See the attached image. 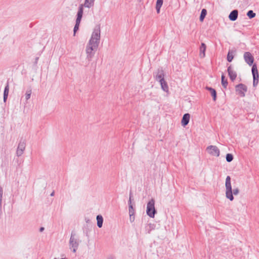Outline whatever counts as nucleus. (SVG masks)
I'll return each mask as SVG.
<instances>
[{
    "label": "nucleus",
    "mask_w": 259,
    "mask_h": 259,
    "mask_svg": "<svg viewBox=\"0 0 259 259\" xmlns=\"http://www.w3.org/2000/svg\"><path fill=\"white\" fill-rule=\"evenodd\" d=\"M101 37V29L100 25H96L92 34L91 37L86 48L87 58L91 59L94 55V50L98 48Z\"/></svg>",
    "instance_id": "1"
},
{
    "label": "nucleus",
    "mask_w": 259,
    "mask_h": 259,
    "mask_svg": "<svg viewBox=\"0 0 259 259\" xmlns=\"http://www.w3.org/2000/svg\"><path fill=\"white\" fill-rule=\"evenodd\" d=\"M225 187L226 197L230 201H233L234 200V196H233L231 177L229 176H228L226 179Z\"/></svg>",
    "instance_id": "2"
},
{
    "label": "nucleus",
    "mask_w": 259,
    "mask_h": 259,
    "mask_svg": "<svg viewBox=\"0 0 259 259\" xmlns=\"http://www.w3.org/2000/svg\"><path fill=\"white\" fill-rule=\"evenodd\" d=\"M75 233L72 232L69 242L70 249H71L74 253L76 252L79 244V241L78 239L75 237Z\"/></svg>",
    "instance_id": "3"
},
{
    "label": "nucleus",
    "mask_w": 259,
    "mask_h": 259,
    "mask_svg": "<svg viewBox=\"0 0 259 259\" xmlns=\"http://www.w3.org/2000/svg\"><path fill=\"white\" fill-rule=\"evenodd\" d=\"M156 212L157 211L155 208V200L152 198L147 203L146 213L149 217L153 218Z\"/></svg>",
    "instance_id": "4"
},
{
    "label": "nucleus",
    "mask_w": 259,
    "mask_h": 259,
    "mask_svg": "<svg viewBox=\"0 0 259 259\" xmlns=\"http://www.w3.org/2000/svg\"><path fill=\"white\" fill-rule=\"evenodd\" d=\"M83 10L82 6L78 7V11L76 15V19L75 21V25L74 27L73 31L74 35H75L76 32L78 30L79 24L80 23L81 18L83 15Z\"/></svg>",
    "instance_id": "5"
},
{
    "label": "nucleus",
    "mask_w": 259,
    "mask_h": 259,
    "mask_svg": "<svg viewBox=\"0 0 259 259\" xmlns=\"http://www.w3.org/2000/svg\"><path fill=\"white\" fill-rule=\"evenodd\" d=\"M235 91L237 94L241 97L245 96V93L247 91V86L243 83H239L235 86Z\"/></svg>",
    "instance_id": "6"
},
{
    "label": "nucleus",
    "mask_w": 259,
    "mask_h": 259,
    "mask_svg": "<svg viewBox=\"0 0 259 259\" xmlns=\"http://www.w3.org/2000/svg\"><path fill=\"white\" fill-rule=\"evenodd\" d=\"M252 74L253 76V85L255 87L258 82V73L257 66L255 64H253L251 69Z\"/></svg>",
    "instance_id": "7"
},
{
    "label": "nucleus",
    "mask_w": 259,
    "mask_h": 259,
    "mask_svg": "<svg viewBox=\"0 0 259 259\" xmlns=\"http://www.w3.org/2000/svg\"><path fill=\"white\" fill-rule=\"evenodd\" d=\"M26 142L24 140L21 139L19 143L16 155L18 157L21 156L23 154L25 149Z\"/></svg>",
    "instance_id": "8"
},
{
    "label": "nucleus",
    "mask_w": 259,
    "mask_h": 259,
    "mask_svg": "<svg viewBox=\"0 0 259 259\" xmlns=\"http://www.w3.org/2000/svg\"><path fill=\"white\" fill-rule=\"evenodd\" d=\"M206 151L211 155L217 157L220 155V150L216 146L210 145L208 146L206 148Z\"/></svg>",
    "instance_id": "9"
},
{
    "label": "nucleus",
    "mask_w": 259,
    "mask_h": 259,
    "mask_svg": "<svg viewBox=\"0 0 259 259\" xmlns=\"http://www.w3.org/2000/svg\"><path fill=\"white\" fill-rule=\"evenodd\" d=\"M154 77L157 81H160L164 79V73L162 68H158L156 72L154 73Z\"/></svg>",
    "instance_id": "10"
},
{
    "label": "nucleus",
    "mask_w": 259,
    "mask_h": 259,
    "mask_svg": "<svg viewBox=\"0 0 259 259\" xmlns=\"http://www.w3.org/2000/svg\"><path fill=\"white\" fill-rule=\"evenodd\" d=\"M243 57L245 62L247 64H248L249 66H251L253 64L254 62V58L250 52H245Z\"/></svg>",
    "instance_id": "11"
},
{
    "label": "nucleus",
    "mask_w": 259,
    "mask_h": 259,
    "mask_svg": "<svg viewBox=\"0 0 259 259\" xmlns=\"http://www.w3.org/2000/svg\"><path fill=\"white\" fill-rule=\"evenodd\" d=\"M227 71L230 79L233 81L237 77L236 72L232 69L231 66L228 67Z\"/></svg>",
    "instance_id": "12"
},
{
    "label": "nucleus",
    "mask_w": 259,
    "mask_h": 259,
    "mask_svg": "<svg viewBox=\"0 0 259 259\" xmlns=\"http://www.w3.org/2000/svg\"><path fill=\"white\" fill-rule=\"evenodd\" d=\"M95 0H85L84 4L79 5V7L82 6L83 10V7L90 8L94 6Z\"/></svg>",
    "instance_id": "13"
},
{
    "label": "nucleus",
    "mask_w": 259,
    "mask_h": 259,
    "mask_svg": "<svg viewBox=\"0 0 259 259\" xmlns=\"http://www.w3.org/2000/svg\"><path fill=\"white\" fill-rule=\"evenodd\" d=\"M190 115L189 113H185L183 115L181 121V124L182 126L185 127L188 124L190 120Z\"/></svg>",
    "instance_id": "14"
},
{
    "label": "nucleus",
    "mask_w": 259,
    "mask_h": 259,
    "mask_svg": "<svg viewBox=\"0 0 259 259\" xmlns=\"http://www.w3.org/2000/svg\"><path fill=\"white\" fill-rule=\"evenodd\" d=\"M238 12L237 10H233L229 15V18L231 21H234L237 20Z\"/></svg>",
    "instance_id": "15"
},
{
    "label": "nucleus",
    "mask_w": 259,
    "mask_h": 259,
    "mask_svg": "<svg viewBox=\"0 0 259 259\" xmlns=\"http://www.w3.org/2000/svg\"><path fill=\"white\" fill-rule=\"evenodd\" d=\"M206 89L210 92V93L212 97L213 100L214 101H215V100L217 99L216 91L214 89H213L211 87H206Z\"/></svg>",
    "instance_id": "16"
},
{
    "label": "nucleus",
    "mask_w": 259,
    "mask_h": 259,
    "mask_svg": "<svg viewBox=\"0 0 259 259\" xmlns=\"http://www.w3.org/2000/svg\"><path fill=\"white\" fill-rule=\"evenodd\" d=\"M156 228V225L155 224L149 223L146 227L145 229L148 233L150 234L152 230H155Z\"/></svg>",
    "instance_id": "17"
},
{
    "label": "nucleus",
    "mask_w": 259,
    "mask_h": 259,
    "mask_svg": "<svg viewBox=\"0 0 259 259\" xmlns=\"http://www.w3.org/2000/svg\"><path fill=\"white\" fill-rule=\"evenodd\" d=\"M9 92V82H7V84L5 88L4 91V101L6 102L8 97Z\"/></svg>",
    "instance_id": "18"
},
{
    "label": "nucleus",
    "mask_w": 259,
    "mask_h": 259,
    "mask_svg": "<svg viewBox=\"0 0 259 259\" xmlns=\"http://www.w3.org/2000/svg\"><path fill=\"white\" fill-rule=\"evenodd\" d=\"M206 50V45L204 43H201L200 47V56L201 57H204L205 56V52Z\"/></svg>",
    "instance_id": "19"
},
{
    "label": "nucleus",
    "mask_w": 259,
    "mask_h": 259,
    "mask_svg": "<svg viewBox=\"0 0 259 259\" xmlns=\"http://www.w3.org/2000/svg\"><path fill=\"white\" fill-rule=\"evenodd\" d=\"M159 82L160 83L161 89L165 92H168V87L167 82L165 81V80L164 79Z\"/></svg>",
    "instance_id": "20"
},
{
    "label": "nucleus",
    "mask_w": 259,
    "mask_h": 259,
    "mask_svg": "<svg viewBox=\"0 0 259 259\" xmlns=\"http://www.w3.org/2000/svg\"><path fill=\"white\" fill-rule=\"evenodd\" d=\"M97 226L99 228H101L103 226V218L101 215L97 216Z\"/></svg>",
    "instance_id": "21"
},
{
    "label": "nucleus",
    "mask_w": 259,
    "mask_h": 259,
    "mask_svg": "<svg viewBox=\"0 0 259 259\" xmlns=\"http://www.w3.org/2000/svg\"><path fill=\"white\" fill-rule=\"evenodd\" d=\"M163 4V0H157L156 9L157 13H159L160 9Z\"/></svg>",
    "instance_id": "22"
},
{
    "label": "nucleus",
    "mask_w": 259,
    "mask_h": 259,
    "mask_svg": "<svg viewBox=\"0 0 259 259\" xmlns=\"http://www.w3.org/2000/svg\"><path fill=\"white\" fill-rule=\"evenodd\" d=\"M221 82L223 87L224 88H226L228 85V81L227 79L225 78V76L224 74H222L221 76Z\"/></svg>",
    "instance_id": "23"
},
{
    "label": "nucleus",
    "mask_w": 259,
    "mask_h": 259,
    "mask_svg": "<svg viewBox=\"0 0 259 259\" xmlns=\"http://www.w3.org/2000/svg\"><path fill=\"white\" fill-rule=\"evenodd\" d=\"M207 14V11L205 9H203L201 12L200 16L199 17V20L200 21H203L204 18L205 17Z\"/></svg>",
    "instance_id": "24"
},
{
    "label": "nucleus",
    "mask_w": 259,
    "mask_h": 259,
    "mask_svg": "<svg viewBox=\"0 0 259 259\" xmlns=\"http://www.w3.org/2000/svg\"><path fill=\"white\" fill-rule=\"evenodd\" d=\"M247 16L249 18L252 19L255 16V13L252 10H249L247 13Z\"/></svg>",
    "instance_id": "25"
},
{
    "label": "nucleus",
    "mask_w": 259,
    "mask_h": 259,
    "mask_svg": "<svg viewBox=\"0 0 259 259\" xmlns=\"http://www.w3.org/2000/svg\"><path fill=\"white\" fill-rule=\"evenodd\" d=\"M226 158L227 162H230L233 160V155L231 153H228L226 155Z\"/></svg>",
    "instance_id": "26"
},
{
    "label": "nucleus",
    "mask_w": 259,
    "mask_h": 259,
    "mask_svg": "<svg viewBox=\"0 0 259 259\" xmlns=\"http://www.w3.org/2000/svg\"><path fill=\"white\" fill-rule=\"evenodd\" d=\"M31 95V89L28 90L26 91V93L25 94V99H26V101H27L28 99H30Z\"/></svg>",
    "instance_id": "27"
},
{
    "label": "nucleus",
    "mask_w": 259,
    "mask_h": 259,
    "mask_svg": "<svg viewBox=\"0 0 259 259\" xmlns=\"http://www.w3.org/2000/svg\"><path fill=\"white\" fill-rule=\"evenodd\" d=\"M129 214H135V209L133 207V205H130L129 206Z\"/></svg>",
    "instance_id": "28"
},
{
    "label": "nucleus",
    "mask_w": 259,
    "mask_h": 259,
    "mask_svg": "<svg viewBox=\"0 0 259 259\" xmlns=\"http://www.w3.org/2000/svg\"><path fill=\"white\" fill-rule=\"evenodd\" d=\"M234 58L233 55L230 54V53L229 52L227 55V61L229 62H231Z\"/></svg>",
    "instance_id": "29"
},
{
    "label": "nucleus",
    "mask_w": 259,
    "mask_h": 259,
    "mask_svg": "<svg viewBox=\"0 0 259 259\" xmlns=\"http://www.w3.org/2000/svg\"><path fill=\"white\" fill-rule=\"evenodd\" d=\"M232 192H233V195H236L237 194H238L239 192V189L238 188H235L233 190H232Z\"/></svg>",
    "instance_id": "30"
},
{
    "label": "nucleus",
    "mask_w": 259,
    "mask_h": 259,
    "mask_svg": "<svg viewBox=\"0 0 259 259\" xmlns=\"http://www.w3.org/2000/svg\"><path fill=\"white\" fill-rule=\"evenodd\" d=\"M132 192H131L130 194L129 200L128 202V206H130V205H132Z\"/></svg>",
    "instance_id": "31"
},
{
    "label": "nucleus",
    "mask_w": 259,
    "mask_h": 259,
    "mask_svg": "<svg viewBox=\"0 0 259 259\" xmlns=\"http://www.w3.org/2000/svg\"><path fill=\"white\" fill-rule=\"evenodd\" d=\"M135 220V214L134 215H132V214H130V221L131 222H133Z\"/></svg>",
    "instance_id": "32"
},
{
    "label": "nucleus",
    "mask_w": 259,
    "mask_h": 259,
    "mask_svg": "<svg viewBox=\"0 0 259 259\" xmlns=\"http://www.w3.org/2000/svg\"><path fill=\"white\" fill-rule=\"evenodd\" d=\"M44 229H44V227H41V228H40V229H39V231H40V232H42V231L44 230Z\"/></svg>",
    "instance_id": "33"
},
{
    "label": "nucleus",
    "mask_w": 259,
    "mask_h": 259,
    "mask_svg": "<svg viewBox=\"0 0 259 259\" xmlns=\"http://www.w3.org/2000/svg\"><path fill=\"white\" fill-rule=\"evenodd\" d=\"M54 192H53L51 194V196H54Z\"/></svg>",
    "instance_id": "34"
},
{
    "label": "nucleus",
    "mask_w": 259,
    "mask_h": 259,
    "mask_svg": "<svg viewBox=\"0 0 259 259\" xmlns=\"http://www.w3.org/2000/svg\"><path fill=\"white\" fill-rule=\"evenodd\" d=\"M89 222H90V220H88L87 221V223H89Z\"/></svg>",
    "instance_id": "35"
},
{
    "label": "nucleus",
    "mask_w": 259,
    "mask_h": 259,
    "mask_svg": "<svg viewBox=\"0 0 259 259\" xmlns=\"http://www.w3.org/2000/svg\"><path fill=\"white\" fill-rule=\"evenodd\" d=\"M139 2H141L142 0H138Z\"/></svg>",
    "instance_id": "36"
},
{
    "label": "nucleus",
    "mask_w": 259,
    "mask_h": 259,
    "mask_svg": "<svg viewBox=\"0 0 259 259\" xmlns=\"http://www.w3.org/2000/svg\"><path fill=\"white\" fill-rule=\"evenodd\" d=\"M61 259H67L66 258H62Z\"/></svg>",
    "instance_id": "37"
}]
</instances>
